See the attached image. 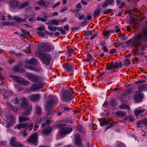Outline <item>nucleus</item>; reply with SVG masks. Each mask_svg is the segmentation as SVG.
I'll return each instance as SVG.
<instances>
[{
	"label": "nucleus",
	"mask_w": 147,
	"mask_h": 147,
	"mask_svg": "<svg viewBox=\"0 0 147 147\" xmlns=\"http://www.w3.org/2000/svg\"><path fill=\"white\" fill-rule=\"evenodd\" d=\"M50 123V121L49 119H47L46 120L45 122V123H43L42 125V127H44L45 126V125H47L48 124H49Z\"/></svg>",
	"instance_id": "nucleus-51"
},
{
	"label": "nucleus",
	"mask_w": 147,
	"mask_h": 147,
	"mask_svg": "<svg viewBox=\"0 0 147 147\" xmlns=\"http://www.w3.org/2000/svg\"><path fill=\"white\" fill-rule=\"evenodd\" d=\"M106 2L108 3V5H111V4L114 1L113 0H107Z\"/></svg>",
	"instance_id": "nucleus-62"
},
{
	"label": "nucleus",
	"mask_w": 147,
	"mask_h": 147,
	"mask_svg": "<svg viewBox=\"0 0 147 147\" xmlns=\"http://www.w3.org/2000/svg\"><path fill=\"white\" fill-rule=\"evenodd\" d=\"M48 29L51 31H55L57 30V28L56 27H53L50 26H48Z\"/></svg>",
	"instance_id": "nucleus-39"
},
{
	"label": "nucleus",
	"mask_w": 147,
	"mask_h": 147,
	"mask_svg": "<svg viewBox=\"0 0 147 147\" xmlns=\"http://www.w3.org/2000/svg\"><path fill=\"white\" fill-rule=\"evenodd\" d=\"M37 20L38 21H41L43 22L46 21V20L45 19L41 17H38L37 18Z\"/></svg>",
	"instance_id": "nucleus-59"
},
{
	"label": "nucleus",
	"mask_w": 147,
	"mask_h": 147,
	"mask_svg": "<svg viewBox=\"0 0 147 147\" xmlns=\"http://www.w3.org/2000/svg\"><path fill=\"white\" fill-rule=\"evenodd\" d=\"M110 33L109 31H106L103 32V35L105 36H108L109 35Z\"/></svg>",
	"instance_id": "nucleus-64"
},
{
	"label": "nucleus",
	"mask_w": 147,
	"mask_h": 147,
	"mask_svg": "<svg viewBox=\"0 0 147 147\" xmlns=\"http://www.w3.org/2000/svg\"><path fill=\"white\" fill-rule=\"evenodd\" d=\"M74 138L76 144L78 146H81L82 144V139L78 133H76L74 136Z\"/></svg>",
	"instance_id": "nucleus-14"
},
{
	"label": "nucleus",
	"mask_w": 147,
	"mask_h": 147,
	"mask_svg": "<svg viewBox=\"0 0 147 147\" xmlns=\"http://www.w3.org/2000/svg\"><path fill=\"white\" fill-rule=\"evenodd\" d=\"M58 30L60 31L61 34H66L65 31L63 29V28L62 27H59L57 28Z\"/></svg>",
	"instance_id": "nucleus-36"
},
{
	"label": "nucleus",
	"mask_w": 147,
	"mask_h": 147,
	"mask_svg": "<svg viewBox=\"0 0 147 147\" xmlns=\"http://www.w3.org/2000/svg\"><path fill=\"white\" fill-rule=\"evenodd\" d=\"M74 97L71 90L69 91L66 90L64 91L61 98L63 101H68L71 100Z\"/></svg>",
	"instance_id": "nucleus-2"
},
{
	"label": "nucleus",
	"mask_w": 147,
	"mask_h": 147,
	"mask_svg": "<svg viewBox=\"0 0 147 147\" xmlns=\"http://www.w3.org/2000/svg\"><path fill=\"white\" fill-rule=\"evenodd\" d=\"M116 146L117 147H125V145L123 143L119 142L116 144Z\"/></svg>",
	"instance_id": "nucleus-46"
},
{
	"label": "nucleus",
	"mask_w": 147,
	"mask_h": 147,
	"mask_svg": "<svg viewBox=\"0 0 147 147\" xmlns=\"http://www.w3.org/2000/svg\"><path fill=\"white\" fill-rule=\"evenodd\" d=\"M108 105V102L106 100L103 104L102 106L104 108H106L107 107Z\"/></svg>",
	"instance_id": "nucleus-61"
},
{
	"label": "nucleus",
	"mask_w": 147,
	"mask_h": 147,
	"mask_svg": "<svg viewBox=\"0 0 147 147\" xmlns=\"http://www.w3.org/2000/svg\"><path fill=\"white\" fill-rule=\"evenodd\" d=\"M106 68L107 70H110L115 69L114 63H113L107 64Z\"/></svg>",
	"instance_id": "nucleus-24"
},
{
	"label": "nucleus",
	"mask_w": 147,
	"mask_h": 147,
	"mask_svg": "<svg viewBox=\"0 0 147 147\" xmlns=\"http://www.w3.org/2000/svg\"><path fill=\"white\" fill-rule=\"evenodd\" d=\"M113 11V10L111 9H109L107 10H106L103 12L104 14H107L108 13H110Z\"/></svg>",
	"instance_id": "nucleus-53"
},
{
	"label": "nucleus",
	"mask_w": 147,
	"mask_h": 147,
	"mask_svg": "<svg viewBox=\"0 0 147 147\" xmlns=\"http://www.w3.org/2000/svg\"><path fill=\"white\" fill-rule=\"evenodd\" d=\"M29 98L32 101H37L39 100L40 95L39 94L32 95L30 96Z\"/></svg>",
	"instance_id": "nucleus-20"
},
{
	"label": "nucleus",
	"mask_w": 147,
	"mask_h": 147,
	"mask_svg": "<svg viewBox=\"0 0 147 147\" xmlns=\"http://www.w3.org/2000/svg\"><path fill=\"white\" fill-rule=\"evenodd\" d=\"M58 15V13L57 12H55L52 13H50L51 17H53L55 16H57Z\"/></svg>",
	"instance_id": "nucleus-58"
},
{
	"label": "nucleus",
	"mask_w": 147,
	"mask_h": 147,
	"mask_svg": "<svg viewBox=\"0 0 147 147\" xmlns=\"http://www.w3.org/2000/svg\"><path fill=\"white\" fill-rule=\"evenodd\" d=\"M22 31L23 33V34H21V36L22 37L26 35V31L24 29H22Z\"/></svg>",
	"instance_id": "nucleus-60"
},
{
	"label": "nucleus",
	"mask_w": 147,
	"mask_h": 147,
	"mask_svg": "<svg viewBox=\"0 0 147 147\" xmlns=\"http://www.w3.org/2000/svg\"><path fill=\"white\" fill-rule=\"evenodd\" d=\"M36 112L37 114H40L42 112V109L40 107H37L36 109Z\"/></svg>",
	"instance_id": "nucleus-43"
},
{
	"label": "nucleus",
	"mask_w": 147,
	"mask_h": 147,
	"mask_svg": "<svg viewBox=\"0 0 147 147\" xmlns=\"http://www.w3.org/2000/svg\"><path fill=\"white\" fill-rule=\"evenodd\" d=\"M0 92L3 94L4 99H7L12 96V93L7 91L5 89L2 88L0 89Z\"/></svg>",
	"instance_id": "nucleus-10"
},
{
	"label": "nucleus",
	"mask_w": 147,
	"mask_h": 147,
	"mask_svg": "<svg viewBox=\"0 0 147 147\" xmlns=\"http://www.w3.org/2000/svg\"><path fill=\"white\" fill-rule=\"evenodd\" d=\"M45 27L43 25H40V26L37 28V30L40 31H42L45 30Z\"/></svg>",
	"instance_id": "nucleus-44"
},
{
	"label": "nucleus",
	"mask_w": 147,
	"mask_h": 147,
	"mask_svg": "<svg viewBox=\"0 0 147 147\" xmlns=\"http://www.w3.org/2000/svg\"><path fill=\"white\" fill-rule=\"evenodd\" d=\"M119 37L121 41H125L127 39V36L123 35H120L119 36Z\"/></svg>",
	"instance_id": "nucleus-37"
},
{
	"label": "nucleus",
	"mask_w": 147,
	"mask_h": 147,
	"mask_svg": "<svg viewBox=\"0 0 147 147\" xmlns=\"http://www.w3.org/2000/svg\"><path fill=\"white\" fill-rule=\"evenodd\" d=\"M114 65L115 67V68H120L122 67V63L121 62L117 63L115 62V64H114Z\"/></svg>",
	"instance_id": "nucleus-33"
},
{
	"label": "nucleus",
	"mask_w": 147,
	"mask_h": 147,
	"mask_svg": "<svg viewBox=\"0 0 147 147\" xmlns=\"http://www.w3.org/2000/svg\"><path fill=\"white\" fill-rule=\"evenodd\" d=\"M38 135L36 134H32L28 139V141L31 143L35 144L37 141Z\"/></svg>",
	"instance_id": "nucleus-11"
},
{
	"label": "nucleus",
	"mask_w": 147,
	"mask_h": 147,
	"mask_svg": "<svg viewBox=\"0 0 147 147\" xmlns=\"http://www.w3.org/2000/svg\"><path fill=\"white\" fill-rule=\"evenodd\" d=\"M38 50L36 51V55L38 57L41 56L42 55V53L41 51H43V50H40L38 49Z\"/></svg>",
	"instance_id": "nucleus-38"
},
{
	"label": "nucleus",
	"mask_w": 147,
	"mask_h": 147,
	"mask_svg": "<svg viewBox=\"0 0 147 147\" xmlns=\"http://www.w3.org/2000/svg\"><path fill=\"white\" fill-rule=\"evenodd\" d=\"M113 121V119H108L107 120H104V121L105 122V125H107V124H109V123L112 121Z\"/></svg>",
	"instance_id": "nucleus-48"
},
{
	"label": "nucleus",
	"mask_w": 147,
	"mask_h": 147,
	"mask_svg": "<svg viewBox=\"0 0 147 147\" xmlns=\"http://www.w3.org/2000/svg\"><path fill=\"white\" fill-rule=\"evenodd\" d=\"M119 108L121 109H127L129 110L130 109V108L128 106L124 104H122L119 107Z\"/></svg>",
	"instance_id": "nucleus-32"
},
{
	"label": "nucleus",
	"mask_w": 147,
	"mask_h": 147,
	"mask_svg": "<svg viewBox=\"0 0 147 147\" xmlns=\"http://www.w3.org/2000/svg\"><path fill=\"white\" fill-rule=\"evenodd\" d=\"M44 17L47 18H49V17H51L50 15V13H44Z\"/></svg>",
	"instance_id": "nucleus-57"
},
{
	"label": "nucleus",
	"mask_w": 147,
	"mask_h": 147,
	"mask_svg": "<svg viewBox=\"0 0 147 147\" xmlns=\"http://www.w3.org/2000/svg\"><path fill=\"white\" fill-rule=\"evenodd\" d=\"M17 142H18L16 141V139L15 137H13L10 141V144L13 147H16L15 145L16 144Z\"/></svg>",
	"instance_id": "nucleus-26"
},
{
	"label": "nucleus",
	"mask_w": 147,
	"mask_h": 147,
	"mask_svg": "<svg viewBox=\"0 0 147 147\" xmlns=\"http://www.w3.org/2000/svg\"><path fill=\"white\" fill-rule=\"evenodd\" d=\"M26 67L30 70L33 71L40 72L42 71V68L40 67H33L27 65H26Z\"/></svg>",
	"instance_id": "nucleus-16"
},
{
	"label": "nucleus",
	"mask_w": 147,
	"mask_h": 147,
	"mask_svg": "<svg viewBox=\"0 0 147 147\" xmlns=\"http://www.w3.org/2000/svg\"><path fill=\"white\" fill-rule=\"evenodd\" d=\"M25 62L26 63H30L33 65H36L37 63L36 59L34 58H32L30 59H26Z\"/></svg>",
	"instance_id": "nucleus-15"
},
{
	"label": "nucleus",
	"mask_w": 147,
	"mask_h": 147,
	"mask_svg": "<svg viewBox=\"0 0 147 147\" xmlns=\"http://www.w3.org/2000/svg\"><path fill=\"white\" fill-rule=\"evenodd\" d=\"M43 63L47 65L50 64L51 60V57L50 55L47 53L44 54L41 58Z\"/></svg>",
	"instance_id": "nucleus-8"
},
{
	"label": "nucleus",
	"mask_w": 147,
	"mask_h": 147,
	"mask_svg": "<svg viewBox=\"0 0 147 147\" xmlns=\"http://www.w3.org/2000/svg\"><path fill=\"white\" fill-rule=\"evenodd\" d=\"M11 77L14 81L22 85H28L30 83L28 81H25L23 78H21L18 77L16 76L12 75Z\"/></svg>",
	"instance_id": "nucleus-7"
},
{
	"label": "nucleus",
	"mask_w": 147,
	"mask_h": 147,
	"mask_svg": "<svg viewBox=\"0 0 147 147\" xmlns=\"http://www.w3.org/2000/svg\"><path fill=\"white\" fill-rule=\"evenodd\" d=\"M54 46L53 45H49L47 44L42 43L40 45L38 49L40 50H43L45 51H49L51 50H53Z\"/></svg>",
	"instance_id": "nucleus-4"
},
{
	"label": "nucleus",
	"mask_w": 147,
	"mask_h": 147,
	"mask_svg": "<svg viewBox=\"0 0 147 147\" xmlns=\"http://www.w3.org/2000/svg\"><path fill=\"white\" fill-rule=\"evenodd\" d=\"M37 3L40 5L43 6L45 7H47L50 4V3L47 1H45L43 0H41L38 1Z\"/></svg>",
	"instance_id": "nucleus-17"
},
{
	"label": "nucleus",
	"mask_w": 147,
	"mask_h": 147,
	"mask_svg": "<svg viewBox=\"0 0 147 147\" xmlns=\"http://www.w3.org/2000/svg\"><path fill=\"white\" fill-rule=\"evenodd\" d=\"M20 100L21 107L25 109V112L23 113V115H27L30 114V111L32 109V106L28 104L27 99L23 97L20 99Z\"/></svg>",
	"instance_id": "nucleus-1"
},
{
	"label": "nucleus",
	"mask_w": 147,
	"mask_h": 147,
	"mask_svg": "<svg viewBox=\"0 0 147 147\" xmlns=\"http://www.w3.org/2000/svg\"><path fill=\"white\" fill-rule=\"evenodd\" d=\"M10 5L13 8H16L18 6L19 2L17 1H11L9 2Z\"/></svg>",
	"instance_id": "nucleus-18"
},
{
	"label": "nucleus",
	"mask_w": 147,
	"mask_h": 147,
	"mask_svg": "<svg viewBox=\"0 0 147 147\" xmlns=\"http://www.w3.org/2000/svg\"><path fill=\"white\" fill-rule=\"evenodd\" d=\"M147 123V119H144L138 121L137 123V125L138 127H140L142 125H146Z\"/></svg>",
	"instance_id": "nucleus-19"
},
{
	"label": "nucleus",
	"mask_w": 147,
	"mask_h": 147,
	"mask_svg": "<svg viewBox=\"0 0 147 147\" xmlns=\"http://www.w3.org/2000/svg\"><path fill=\"white\" fill-rule=\"evenodd\" d=\"M52 129V128L51 127H48L43 130L42 133L45 135H47L51 133Z\"/></svg>",
	"instance_id": "nucleus-21"
},
{
	"label": "nucleus",
	"mask_w": 147,
	"mask_h": 147,
	"mask_svg": "<svg viewBox=\"0 0 147 147\" xmlns=\"http://www.w3.org/2000/svg\"><path fill=\"white\" fill-rule=\"evenodd\" d=\"M26 75L28 80L33 82H38L42 81L43 80V78L42 77L38 76L30 73H26Z\"/></svg>",
	"instance_id": "nucleus-3"
},
{
	"label": "nucleus",
	"mask_w": 147,
	"mask_h": 147,
	"mask_svg": "<svg viewBox=\"0 0 147 147\" xmlns=\"http://www.w3.org/2000/svg\"><path fill=\"white\" fill-rule=\"evenodd\" d=\"M116 115L118 117L123 116L125 115V113L122 111H117L116 113Z\"/></svg>",
	"instance_id": "nucleus-31"
},
{
	"label": "nucleus",
	"mask_w": 147,
	"mask_h": 147,
	"mask_svg": "<svg viewBox=\"0 0 147 147\" xmlns=\"http://www.w3.org/2000/svg\"><path fill=\"white\" fill-rule=\"evenodd\" d=\"M28 120V118L26 117H23L21 116L19 117V120L20 122H22L26 121Z\"/></svg>",
	"instance_id": "nucleus-30"
},
{
	"label": "nucleus",
	"mask_w": 147,
	"mask_h": 147,
	"mask_svg": "<svg viewBox=\"0 0 147 147\" xmlns=\"http://www.w3.org/2000/svg\"><path fill=\"white\" fill-rule=\"evenodd\" d=\"M64 125H59L58 127H60V133L61 135H64L66 134H69L71 132L72 129L71 127H64Z\"/></svg>",
	"instance_id": "nucleus-6"
},
{
	"label": "nucleus",
	"mask_w": 147,
	"mask_h": 147,
	"mask_svg": "<svg viewBox=\"0 0 147 147\" xmlns=\"http://www.w3.org/2000/svg\"><path fill=\"white\" fill-rule=\"evenodd\" d=\"M144 36H147V27H146L143 30Z\"/></svg>",
	"instance_id": "nucleus-52"
},
{
	"label": "nucleus",
	"mask_w": 147,
	"mask_h": 147,
	"mask_svg": "<svg viewBox=\"0 0 147 147\" xmlns=\"http://www.w3.org/2000/svg\"><path fill=\"white\" fill-rule=\"evenodd\" d=\"M15 146L16 147H23V144H21L20 142H17V143L16 144H15Z\"/></svg>",
	"instance_id": "nucleus-55"
},
{
	"label": "nucleus",
	"mask_w": 147,
	"mask_h": 147,
	"mask_svg": "<svg viewBox=\"0 0 147 147\" xmlns=\"http://www.w3.org/2000/svg\"><path fill=\"white\" fill-rule=\"evenodd\" d=\"M145 111V109H135L134 111V114L136 117L138 119H139L141 117L144 115V113Z\"/></svg>",
	"instance_id": "nucleus-9"
},
{
	"label": "nucleus",
	"mask_w": 147,
	"mask_h": 147,
	"mask_svg": "<svg viewBox=\"0 0 147 147\" xmlns=\"http://www.w3.org/2000/svg\"><path fill=\"white\" fill-rule=\"evenodd\" d=\"M33 126V123H31L27 126L26 129H29V131H30L32 129Z\"/></svg>",
	"instance_id": "nucleus-45"
},
{
	"label": "nucleus",
	"mask_w": 147,
	"mask_h": 147,
	"mask_svg": "<svg viewBox=\"0 0 147 147\" xmlns=\"http://www.w3.org/2000/svg\"><path fill=\"white\" fill-rule=\"evenodd\" d=\"M139 45H140L141 48V50L142 51H143L145 50V45L144 44L142 45L141 44L140 42H138L137 44L136 45V46L137 47H138Z\"/></svg>",
	"instance_id": "nucleus-35"
},
{
	"label": "nucleus",
	"mask_w": 147,
	"mask_h": 147,
	"mask_svg": "<svg viewBox=\"0 0 147 147\" xmlns=\"http://www.w3.org/2000/svg\"><path fill=\"white\" fill-rule=\"evenodd\" d=\"M13 71L15 72H18L19 70V68L18 66H16L13 69Z\"/></svg>",
	"instance_id": "nucleus-63"
},
{
	"label": "nucleus",
	"mask_w": 147,
	"mask_h": 147,
	"mask_svg": "<svg viewBox=\"0 0 147 147\" xmlns=\"http://www.w3.org/2000/svg\"><path fill=\"white\" fill-rule=\"evenodd\" d=\"M9 106L10 107V108L13 111L15 112L18 111V109L17 108L11 105H9Z\"/></svg>",
	"instance_id": "nucleus-41"
},
{
	"label": "nucleus",
	"mask_w": 147,
	"mask_h": 147,
	"mask_svg": "<svg viewBox=\"0 0 147 147\" xmlns=\"http://www.w3.org/2000/svg\"><path fill=\"white\" fill-rule=\"evenodd\" d=\"M136 102H137L142 100L143 98V95L139 92H137L133 97Z\"/></svg>",
	"instance_id": "nucleus-13"
},
{
	"label": "nucleus",
	"mask_w": 147,
	"mask_h": 147,
	"mask_svg": "<svg viewBox=\"0 0 147 147\" xmlns=\"http://www.w3.org/2000/svg\"><path fill=\"white\" fill-rule=\"evenodd\" d=\"M28 5V3L27 2H24L22 3L21 5V7L23 8H24Z\"/></svg>",
	"instance_id": "nucleus-56"
},
{
	"label": "nucleus",
	"mask_w": 147,
	"mask_h": 147,
	"mask_svg": "<svg viewBox=\"0 0 147 147\" xmlns=\"http://www.w3.org/2000/svg\"><path fill=\"white\" fill-rule=\"evenodd\" d=\"M65 70L67 72H70L72 71L73 68L71 64L69 63L64 67Z\"/></svg>",
	"instance_id": "nucleus-25"
},
{
	"label": "nucleus",
	"mask_w": 147,
	"mask_h": 147,
	"mask_svg": "<svg viewBox=\"0 0 147 147\" xmlns=\"http://www.w3.org/2000/svg\"><path fill=\"white\" fill-rule=\"evenodd\" d=\"M51 23L52 24H54L56 25H58L59 24L58 20H52L50 22L47 23V24H49Z\"/></svg>",
	"instance_id": "nucleus-28"
},
{
	"label": "nucleus",
	"mask_w": 147,
	"mask_h": 147,
	"mask_svg": "<svg viewBox=\"0 0 147 147\" xmlns=\"http://www.w3.org/2000/svg\"><path fill=\"white\" fill-rule=\"evenodd\" d=\"M143 37V36L142 34H139L135 36V38L137 40H138L141 39Z\"/></svg>",
	"instance_id": "nucleus-42"
},
{
	"label": "nucleus",
	"mask_w": 147,
	"mask_h": 147,
	"mask_svg": "<svg viewBox=\"0 0 147 147\" xmlns=\"http://www.w3.org/2000/svg\"><path fill=\"white\" fill-rule=\"evenodd\" d=\"M116 105L117 103L114 100H112L110 102V105L112 106H115Z\"/></svg>",
	"instance_id": "nucleus-47"
},
{
	"label": "nucleus",
	"mask_w": 147,
	"mask_h": 147,
	"mask_svg": "<svg viewBox=\"0 0 147 147\" xmlns=\"http://www.w3.org/2000/svg\"><path fill=\"white\" fill-rule=\"evenodd\" d=\"M112 122L110 123L108 126H107L106 129L105 130L106 131L108 129L110 128H111L114 125H115L117 123V122L116 121H112Z\"/></svg>",
	"instance_id": "nucleus-29"
},
{
	"label": "nucleus",
	"mask_w": 147,
	"mask_h": 147,
	"mask_svg": "<svg viewBox=\"0 0 147 147\" xmlns=\"http://www.w3.org/2000/svg\"><path fill=\"white\" fill-rule=\"evenodd\" d=\"M28 125V123H21L17 125L15 127L18 129H20L22 128H25Z\"/></svg>",
	"instance_id": "nucleus-22"
},
{
	"label": "nucleus",
	"mask_w": 147,
	"mask_h": 147,
	"mask_svg": "<svg viewBox=\"0 0 147 147\" xmlns=\"http://www.w3.org/2000/svg\"><path fill=\"white\" fill-rule=\"evenodd\" d=\"M15 86L16 88L19 91H20L23 89V88L21 87L18 84H16L15 85Z\"/></svg>",
	"instance_id": "nucleus-49"
},
{
	"label": "nucleus",
	"mask_w": 147,
	"mask_h": 147,
	"mask_svg": "<svg viewBox=\"0 0 147 147\" xmlns=\"http://www.w3.org/2000/svg\"><path fill=\"white\" fill-rule=\"evenodd\" d=\"M130 60L128 58L126 59L124 62V64L126 66L129 65L130 64Z\"/></svg>",
	"instance_id": "nucleus-40"
},
{
	"label": "nucleus",
	"mask_w": 147,
	"mask_h": 147,
	"mask_svg": "<svg viewBox=\"0 0 147 147\" xmlns=\"http://www.w3.org/2000/svg\"><path fill=\"white\" fill-rule=\"evenodd\" d=\"M13 19L17 22H26V19H23L17 16H15L13 17Z\"/></svg>",
	"instance_id": "nucleus-23"
},
{
	"label": "nucleus",
	"mask_w": 147,
	"mask_h": 147,
	"mask_svg": "<svg viewBox=\"0 0 147 147\" xmlns=\"http://www.w3.org/2000/svg\"><path fill=\"white\" fill-rule=\"evenodd\" d=\"M67 20H68L67 18L65 17L63 19L59 20L58 21L59 22V23L60 22L61 23H63L67 21Z\"/></svg>",
	"instance_id": "nucleus-50"
},
{
	"label": "nucleus",
	"mask_w": 147,
	"mask_h": 147,
	"mask_svg": "<svg viewBox=\"0 0 147 147\" xmlns=\"http://www.w3.org/2000/svg\"><path fill=\"white\" fill-rule=\"evenodd\" d=\"M1 25L3 26H6L9 25H11L13 24L12 22H10L9 21H7L5 22H0Z\"/></svg>",
	"instance_id": "nucleus-34"
},
{
	"label": "nucleus",
	"mask_w": 147,
	"mask_h": 147,
	"mask_svg": "<svg viewBox=\"0 0 147 147\" xmlns=\"http://www.w3.org/2000/svg\"><path fill=\"white\" fill-rule=\"evenodd\" d=\"M12 102L15 105H18L19 104L20 100L17 97L14 98L11 100Z\"/></svg>",
	"instance_id": "nucleus-27"
},
{
	"label": "nucleus",
	"mask_w": 147,
	"mask_h": 147,
	"mask_svg": "<svg viewBox=\"0 0 147 147\" xmlns=\"http://www.w3.org/2000/svg\"><path fill=\"white\" fill-rule=\"evenodd\" d=\"M44 86V84L41 82H39L38 84H32L30 87V89L28 91L30 92L33 91L35 92L38 90L42 88Z\"/></svg>",
	"instance_id": "nucleus-5"
},
{
	"label": "nucleus",
	"mask_w": 147,
	"mask_h": 147,
	"mask_svg": "<svg viewBox=\"0 0 147 147\" xmlns=\"http://www.w3.org/2000/svg\"><path fill=\"white\" fill-rule=\"evenodd\" d=\"M55 104V101L53 100H49L47 102L46 109L48 111L52 109L53 107V105Z\"/></svg>",
	"instance_id": "nucleus-12"
},
{
	"label": "nucleus",
	"mask_w": 147,
	"mask_h": 147,
	"mask_svg": "<svg viewBox=\"0 0 147 147\" xmlns=\"http://www.w3.org/2000/svg\"><path fill=\"white\" fill-rule=\"evenodd\" d=\"M100 10L97 9L95 11L94 15L95 16H97L100 14Z\"/></svg>",
	"instance_id": "nucleus-54"
}]
</instances>
